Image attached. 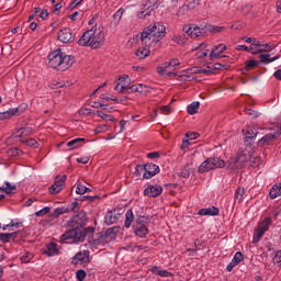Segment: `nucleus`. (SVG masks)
I'll return each instance as SVG.
<instances>
[{
  "label": "nucleus",
  "mask_w": 281,
  "mask_h": 281,
  "mask_svg": "<svg viewBox=\"0 0 281 281\" xmlns=\"http://www.w3.org/2000/svg\"><path fill=\"white\" fill-rule=\"evenodd\" d=\"M87 224V214L80 212L68 221V227L71 229L60 236V243L78 244L85 241V232L82 227Z\"/></svg>",
  "instance_id": "obj_1"
},
{
  "label": "nucleus",
  "mask_w": 281,
  "mask_h": 281,
  "mask_svg": "<svg viewBox=\"0 0 281 281\" xmlns=\"http://www.w3.org/2000/svg\"><path fill=\"white\" fill-rule=\"evenodd\" d=\"M166 36V26L161 22H155L153 25L147 26L140 34L143 47H148L153 52L158 49L159 41Z\"/></svg>",
  "instance_id": "obj_2"
},
{
  "label": "nucleus",
  "mask_w": 281,
  "mask_h": 281,
  "mask_svg": "<svg viewBox=\"0 0 281 281\" xmlns=\"http://www.w3.org/2000/svg\"><path fill=\"white\" fill-rule=\"evenodd\" d=\"M80 47H91V49H98L104 45V29L102 26L94 25L91 30L86 31L78 41Z\"/></svg>",
  "instance_id": "obj_3"
},
{
  "label": "nucleus",
  "mask_w": 281,
  "mask_h": 281,
  "mask_svg": "<svg viewBox=\"0 0 281 281\" xmlns=\"http://www.w3.org/2000/svg\"><path fill=\"white\" fill-rule=\"evenodd\" d=\"M76 60L70 55H64L63 50L57 49L48 55V67L58 69V71H67Z\"/></svg>",
  "instance_id": "obj_4"
},
{
  "label": "nucleus",
  "mask_w": 281,
  "mask_h": 281,
  "mask_svg": "<svg viewBox=\"0 0 281 281\" xmlns=\"http://www.w3.org/2000/svg\"><path fill=\"white\" fill-rule=\"evenodd\" d=\"M247 161H250V164H257V166H260V157L255 158L249 156V154L240 153L228 160L227 168L229 170H240L241 168H245Z\"/></svg>",
  "instance_id": "obj_5"
},
{
  "label": "nucleus",
  "mask_w": 281,
  "mask_h": 281,
  "mask_svg": "<svg viewBox=\"0 0 281 281\" xmlns=\"http://www.w3.org/2000/svg\"><path fill=\"white\" fill-rule=\"evenodd\" d=\"M216 168H225V160L221 158H209L200 165L198 172L203 175V172H210V170H216Z\"/></svg>",
  "instance_id": "obj_6"
},
{
  "label": "nucleus",
  "mask_w": 281,
  "mask_h": 281,
  "mask_svg": "<svg viewBox=\"0 0 281 281\" xmlns=\"http://www.w3.org/2000/svg\"><path fill=\"white\" fill-rule=\"evenodd\" d=\"M269 225H271V218L266 217L262 222L259 223L257 229L255 231L252 244L256 245L260 243V238L265 236V232H269Z\"/></svg>",
  "instance_id": "obj_7"
},
{
  "label": "nucleus",
  "mask_w": 281,
  "mask_h": 281,
  "mask_svg": "<svg viewBox=\"0 0 281 281\" xmlns=\"http://www.w3.org/2000/svg\"><path fill=\"white\" fill-rule=\"evenodd\" d=\"M146 216H139L134 224V232L139 238H144L148 234V227H146Z\"/></svg>",
  "instance_id": "obj_8"
},
{
  "label": "nucleus",
  "mask_w": 281,
  "mask_h": 281,
  "mask_svg": "<svg viewBox=\"0 0 281 281\" xmlns=\"http://www.w3.org/2000/svg\"><path fill=\"white\" fill-rule=\"evenodd\" d=\"M66 181L67 176H56L54 184L48 188L49 194H58L65 188Z\"/></svg>",
  "instance_id": "obj_9"
},
{
  "label": "nucleus",
  "mask_w": 281,
  "mask_h": 281,
  "mask_svg": "<svg viewBox=\"0 0 281 281\" xmlns=\"http://www.w3.org/2000/svg\"><path fill=\"white\" fill-rule=\"evenodd\" d=\"M280 135L281 133L278 132L266 134L261 139L258 140L257 144L260 147L271 146Z\"/></svg>",
  "instance_id": "obj_10"
},
{
  "label": "nucleus",
  "mask_w": 281,
  "mask_h": 281,
  "mask_svg": "<svg viewBox=\"0 0 281 281\" xmlns=\"http://www.w3.org/2000/svg\"><path fill=\"white\" fill-rule=\"evenodd\" d=\"M183 32L190 36V38H199V36H203V29L196 25H184Z\"/></svg>",
  "instance_id": "obj_11"
},
{
  "label": "nucleus",
  "mask_w": 281,
  "mask_h": 281,
  "mask_svg": "<svg viewBox=\"0 0 281 281\" xmlns=\"http://www.w3.org/2000/svg\"><path fill=\"white\" fill-rule=\"evenodd\" d=\"M157 7L153 5L150 2H146L142 5L140 11L137 12L138 19H146L147 16H150L153 12H155Z\"/></svg>",
  "instance_id": "obj_12"
},
{
  "label": "nucleus",
  "mask_w": 281,
  "mask_h": 281,
  "mask_svg": "<svg viewBox=\"0 0 281 281\" xmlns=\"http://www.w3.org/2000/svg\"><path fill=\"white\" fill-rule=\"evenodd\" d=\"M144 173L143 177L144 179H153L155 175H159V166L155 164H146L144 165Z\"/></svg>",
  "instance_id": "obj_13"
},
{
  "label": "nucleus",
  "mask_w": 281,
  "mask_h": 281,
  "mask_svg": "<svg viewBox=\"0 0 281 281\" xmlns=\"http://www.w3.org/2000/svg\"><path fill=\"white\" fill-rule=\"evenodd\" d=\"M161 192H164V188L159 184L156 186H148L145 191L144 194L145 196H159V194H161Z\"/></svg>",
  "instance_id": "obj_14"
},
{
  "label": "nucleus",
  "mask_w": 281,
  "mask_h": 281,
  "mask_svg": "<svg viewBox=\"0 0 281 281\" xmlns=\"http://www.w3.org/2000/svg\"><path fill=\"white\" fill-rule=\"evenodd\" d=\"M58 41L60 43H74V36L70 29H63L58 33Z\"/></svg>",
  "instance_id": "obj_15"
},
{
  "label": "nucleus",
  "mask_w": 281,
  "mask_h": 281,
  "mask_svg": "<svg viewBox=\"0 0 281 281\" xmlns=\"http://www.w3.org/2000/svg\"><path fill=\"white\" fill-rule=\"evenodd\" d=\"M78 262H81V265H87L89 262V250L79 251L72 258V265H78Z\"/></svg>",
  "instance_id": "obj_16"
},
{
  "label": "nucleus",
  "mask_w": 281,
  "mask_h": 281,
  "mask_svg": "<svg viewBox=\"0 0 281 281\" xmlns=\"http://www.w3.org/2000/svg\"><path fill=\"white\" fill-rule=\"evenodd\" d=\"M225 49H227V46L225 44H218L217 46H214L210 54L211 60L221 58V54H223V52H225Z\"/></svg>",
  "instance_id": "obj_17"
},
{
  "label": "nucleus",
  "mask_w": 281,
  "mask_h": 281,
  "mask_svg": "<svg viewBox=\"0 0 281 281\" xmlns=\"http://www.w3.org/2000/svg\"><path fill=\"white\" fill-rule=\"evenodd\" d=\"M33 134H34V130H32V127H21L13 134V136L24 139V137H30V135H33Z\"/></svg>",
  "instance_id": "obj_18"
},
{
  "label": "nucleus",
  "mask_w": 281,
  "mask_h": 281,
  "mask_svg": "<svg viewBox=\"0 0 281 281\" xmlns=\"http://www.w3.org/2000/svg\"><path fill=\"white\" fill-rule=\"evenodd\" d=\"M255 137H258V128L254 126L248 127L245 133V142H254Z\"/></svg>",
  "instance_id": "obj_19"
},
{
  "label": "nucleus",
  "mask_w": 281,
  "mask_h": 281,
  "mask_svg": "<svg viewBox=\"0 0 281 281\" xmlns=\"http://www.w3.org/2000/svg\"><path fill=\"white\" fill-rule=\"evenodd\" d=\"M200 216H218V207L202 209L199 211Z\"/></svg>",
  "instance_id": "obj_20"
},
{
  "label": "nucleus",
  "mask_w": 281,
  "mask_h": 281,
  "mask_svg": "<svg viewBox=\"0 0 281 281\" xmlns=\"http://www.w3.org/2000/svg\"><path fill=\"white\" fill-rule=\"evenodd\" d=\"M124 14V9H119L114 15L113 20L111 21V26L112 27H117L120 25V22L122 21V16Z\"/></svg>",
  "instance_id": "obj_21"
},
{
  "label": "nucleus",
  "mask_w": 281,
  "mask_h": 281,
  "mask_svg": "<svg viewBox=\"0 0 281 281\" xmlns=\"http://www.w3.org/2000/svg\"><path fill=\"white\" fill-rule=\"evenodd\" d=\"M19 113V109H10L5 112H0V121L10 120V117H14Z\"/></svg>",
  "instance_id": "obj_22"
},
{
  "label": "nucleus",
  "mask_w": 281,
  "mask_h": 281,
  "mask_svg": "<svg viewBox=\"0 0 281 281\" xmlns=\"http://www.w3.org/2000/svg\"><path fill=\"white\" fill-rule=\"evenodd\" d=\"M105 223L106 225H113V223H117V214H115V211H109L105 214Z\"/></svg>",
  "instance_id": "obj_23"
},
{
  "label": "nucleus",
  "mask_w": 281,
  "mask_h": 281,
  "mask_svg": "<svg viewBox=\"0 0 281 281\" xmlns=\"http://www.w3.org/2000/svg\"><path fill=\"white\" fill-rule=\"evenodd\" d=\"M119 83L121 85L120 93H122V91H124L125 89H128L131 85V78H128V76H123L119 78Z\"/></svg>",
  "instance_id": "obj_24"
},
{
  "label": "nucleus",
  "mask_w": 281,
  "mask_h": 281,
  "mask_svg": "<svg viewBox=\"0 0 281 281\" xmlns=\"http://www.w3.org/2000/svg\"><path fill=\"white\" fill-rule=\"evenodd\" d=\"M151 272L155 276H160V278H170V276H172V273L168 272L167 270H160L157 266L151 268Z\"/></svg>",
  "instance_id": "obj_25"
},
{
  "label": "nucleus",
  "mask_w": 281,
  "mask_h": 281,
  "mask_svg": "<svg viewBox=\"0 0 281 281\" xmlns=\"http://www.w3.org/2000/svg\"><path fill=\"white\" fill-rule=\"evenodd\" d=\"M172 43L176 45H186L188 43V37L186 35L176 34L171 37Z\"/></svg>",
  "instance_id": "obj_26"
},
{
  "label": "nucleus",
  "mask_w": 281,
  "mask_h": 281,
  "mask_svg": "<svg viewBox=\"0 0 281 281\" xmlns=\"http://www.w3.org/2000/svg\"><path fill=\"white\" fill-rule=\"evenodd\" d=\"M130 89L132 93H146V91H148V86L138 83V85L132 86Z\"/></svg>",
  "instance_id": "obj_27"
},
{
  "label": "nucleus",
  "mask_w": 281,
  "mask_h": 281,
  "mask_svg": "<svg viewBox=\"0 0 281 281\" xmlns=\"http://www.w3.org/2000/svg\"><path fill=\"white\" fill-rule=\"evenodd\" d=\"M150 49H153V48H149V47L144 46L143 49L136 50V56H137V58H139V59L142 60V59H144V58L150 56Z\"/></svg>",
  "instance_id": "obj_28"
},
{
  "label": "nucleus",
  "mask_w": 281,
  "mask_h": 281,
  "mask_svg": "<svg viewBox=\"0 0 281 281\" xmlns=\"http://www.w3.org/2000/svg\"><path fill=\"white\" fill-rule=\"evenodd\" d=\"M280 56H277L271 59V55L269 54H261L259 55L260 63H265L266 65H269V63H276Z\"/></svg>",
  "instance_id": "obj_29"
},
{
  "label": "nucleus",
  "mask_w": 281,
  "mask_h": 281,
  "mask_svg": "<svg viewBox=\"0 0 281 281\" xmlns=\"http://www.w3.org/2000/svg\"><path fill=\"white\" fill-rule=\"evenodd\" d=\"M200 106H201V103H199L196 101L191 103L190 105H188L187 111H188L189 115H194V114L199 113Z\"/></svg>",
  "instance_id": "obj_30"
},
{
  "label": "nucleus",
  "mask_w": 281,
  "mask_h": 281,
  "mask_svg": "<svg viewBox=\"0 0 281 281\" xmlns=\"http://www.w3.org/2000/svg\"><path fill=\"white\" fill-rule=\"evenodd\" d=\"M44 254H46V256H56V255H58V248L56 247V244L50 243L47 246V249L44 251Z\"/></svg>",
  "instance_id": "obj_31"
},
{
  "label": "nucleus",
  "mask_w": 281,
  "mask_h": 281,
  "mask_svg": "<svg viewBox=\"0 0 281 281\" xmlns=\"http://www.w3.org/2000/svg\"><path fill=\"white\" fill-rule=\"evenodd\" d=\"M201 5V0H191L188 4L182 7V10H196Z\"/></svg>",
  "instance_id": "obj_32"
},
{
  "label": "nucleus",
  "mask_w": 281,
  "mask_h": 281,
  "mask_svg": "<svg viewBox=\"0 0 281 281\" xmlns=\"http://www.w3.org/2000/svg\"><path fill=\"white\" fill-rule=\"evenodd\" d=\"M270 196L272 199H278V196H281V184H274L270 190Z\"/></svg>",
  "instance_id": "obj_33"
},
{
  "label": "nucleus",
  "mask_w": 281,
  "mask_h": 281,
  "mask_svg": "<svg viewBox=\"0 0 281 281\" xmlns=\"http://www.w3.org/2000/svg\"><path fill=\"white\" fill-rule=\"evenodd\" d=\"M134 215H133V211L127 210L126 214H125V227L128 229V227H131V225L133 224L134 221Z\"/></svg>",
  "instance_id": "obj_34"
},
{
  "label": "nucleus",
  "mask_w": 281,
  "mask_h": 281,
  "mask_svg": "<svg viewBox=\"0 0 281 281\" xmlns=\"http://www.w3.org/2000/svg\"><path fill=\"white\" fill-rule=\"evenodd\" d=\"M98 117H101V120H104L105 122H114L115 117L113 115L105 114L102 111H97Z\"/></svg>",
  "instance_id": "obj_35"
},
{
  "label": "nucleus",
  "mask_w": 281,
  "mask_h": 281,
  "mask_svg": "<svg viewBox=\"0 0 281 281\" xmlns=\"http://www.w3.org/2000/svg\"><path fill=\"white\" fill-rule=\"evenodd\" d=\"M192 172V169L190 168V165H186L181 170H180V177H183V179H188Z\"/></svg>",
  "instance_id": "obj_36"
},
{
  "label": "nucleus",
  "mask_w": 281,
  "mask_h": 281,
  "mask_svg": "<svg viewBox=\"0 0 281 281\" xmlns=\"http://www.w3.org/2000/svg\"><path fill=\"white\" fill-rule=\"evenodd\" d=\"M87 192H91V189L82 186V183L77 184V189H76L77 194H87Z\"/></svg>",
  "instance_id": "obj_37"
},
{
  "label": "nucleus",
  "mask_w": 281,
  "mask_h": 281,
  "mask_svg": "<svg viewBox=\"0 0 281 281\" xmlns=\"http://www.w3.org/2000/svg\"><path fill=\"white\" fill-rule=\"evenodd\" d=\"M69 212V210H67V207H57L55 209L53 216L54 218H58V216L63 215V214H67Z\"/></svg>",
  "instance_id": "obj_38"
},
{
  "label": "nucleus",
  "mask_w": 281,
  "mask_h": 281,
  "mask_svg": "<svg viewBox=\"0 0 281 281\" xmlns=\"http://www.w3.org/2000/svg\"><path fill=\"white\" fill-rule=\"evenodd\" d=\"M258 66V60L250 59L246 63L244 71H249V69H254V67Z\"/></svg>",
  "instance_id": "obj_39"
},
{
  "label": "nucleus",
  "mask_w": 281,
  "mask_h": 281,
  "mask_svg": "<svg viewBox=\"0 0 281 281\" xmlns=\"http://www.w3.org/2000/svg\"><path fill=\"white\" fill-rule=\"evenodd\" d=\"M9 155H11V157H21V155H23V150L12 147L9 149Z\"/></svg>",
  "instance_id": "obj_40"
},
{
  "label": "nucleus",
  "mask_w": 281,
  "mask_h": 281,
  "mask_svg": "<svg viewBox=\"0 0 281 281\" xmlns=\"http://www.w3.org/2000/svg\"><path fill=\"white\" fill-rule=\"evenodd\" d=\"M80 142H85V138H75L70 142H68L67 146H68V148H71V147L78 148V144H80Z\"/></svg>",
  "instance_id": "obj_41"
},
{
  "label": "nucleus",
  "mask_w": 281,
  "mask_h": 281,
  "mask_svg": "<svg viewBox=\"0 0 281 281\" xmlns=\"http://www.w3.org/2000/svg\"><path fill=\"white\" fill-rule=\"evenodd\" d=\"M117 232H119L117 227L108 228L105 232V236H106V238H113V236H115V234H117Z\"/></svg>",
  "instance_id": "obj_42"
},
{
  "label": "nucleus",
  "mask_w": 281,
  "mask_h": 281,
  "mask_svg": "<svg viewBox=\"0 0 281 281\" xmlns=\"http://www.w3.org/2000/svg\"><path fill=\"white\" fill-rule=\"evenodd\" d=\"M243 196H245V188H238L235 192V198L243 201Z\"/></svg>",
  "instance_id": "obj_43"
},
{
  "label": "nucleus",
  "mask_w": 281,
  "mask_h": 281,
  "mask_svg": "<svg viewBox=\"0 0 281 281\" xmlns=\"http://www.w3.org/2000/svg\"><path fill=\"white\" fill-rule=\"evenodd\" d=\"M142 172H146V171L144 170V165H137V166L135 167V171H134L135 177H140V176H142Z\"/></svg>",
  "instance_id": "obj_44"
},
{
  "label": "nucleus",
  "mask_w": 281,
  "mask_h": 281,
  "mask_svg": "<svg viewBox=\"0 0 281 281\" xmlns=\"http://www.w3.org/2000/svg\"><path fill=\"white\" fill-rule=\"evenodd\" d=\"M76 277L77 280L85 281V278H87V272H85V270H77Z\"/></svg>",
  "instance_id": "obj_45"
},
{
  "label": "nucleus",
  "mask_w": 281,
  "mask_h": 281,
  "mask_svg": "<svg viewBox=\"0 0 281 281\" xmlns=\"http://www.w3.org/2000/svg\"><path fill=\"white\" fill-rule=\"evenodd\" d=\"M243 252L238 251L235 254L234 258H233V262L239 265V262H243Z\"/></svg>",
  "instance_id": "obj_46"
},
{
  "label": "nucleus",
  "mask_w": 281,
  "mask_h": 281,
  "mask_svg": "<svg viewBox=\"0 0 281 281\" xmlns=\"http://www.w3.org/2000/svg\"><path fill=\"white\" fill-rule=\"evenodd\" d=\"M273 263L281 267V250L277 251L276 256L273 257Z\"/></svg>",
  "instance_id": "obj_47"
},
{
  "label": "nucleus",
  "mask_w": 281,
  "mask_h": 281,
  "mask_svg": "<svg viewBox=\"0 0 281 281\" xmlns=\"http://www.w3.org/2000/svg\"><path fill=\"white\" fill-rule=\"evenodd\" d=\"M20 142L22 144H26L27 146H36V140L34 138H30V139L22 138L20 139Z\"/></svg>",
  "instance_id": "obj_48"
},
{
  "label": "nucleus",
  "mask_w": 281,
  "mask_h": 281,
  "mask_svg": "<svg viewBox=\"0 0 281 281\" xmlns=\"http://www.w3.org/2000/svg\"><path fill=\"white\" fill-rule=\"evenodd\" d=\"M210 32H212L213 34H218L221 32H225V26H212L210 29Z\"/></svg>",
  "instance_id": "obj_49"
},
{
  "label": "nucleus",
  "mask_w": 281,
  "mask_h": 281,
  "mask_svg": "<svg viewBox=\"0 0 281 281\" xmlns=\"http://www.w3.org/2000/svg\"><path fill=\"white\" fill-rule=\"evenodd\" d=\"M10 236V233H0V240H2V243H10V240H12Z\"/></svg>",
  "instance_id": "obj_50"
},
{
  "label": "nucleus",
  "mask_w": 281,
  "mask_h": 281,
  "mask_svg": "<svg viewBox=\"0 0 281 281\" xmlns=\"http://www.w3.org/2000/svg\"><path fill=\"white\" fill-rule=\"evenodd\" d=\"M45 214H49V207L48 206H45L41 211H37L35 213V216H45Z\"/></svg>",
  "instance_id": "obj_51"
},
{
  "label": "nucleus",
  "mask_w": 281,
  "mask_h": 281,
  "mask_svg": "<svg viewBox=\"0 0 281 281\" xmlns=\"http://www.w3.org/2000/svg\"><path fill=\"white\" fill-rule=\"evenodd\" d=\"M109 131V127L106 125H99L95 130L94 133H106Z\"/></svg>",
  "instance_id": "obj_52"
},
{
  "label": "nucleus",
  "mask_w": 281,
  "mask_h": 281,
  "mask_svg": "<svg viewBox=\"0 0 281 281\" xmlns=\"http://www.w3.org/2000/svg\"><path fill=\"white\" fill-rule=\"evenodd\" d=\"M184 74H201V68L199 67H193L184 70Z\"/></svg>",
  "instance_id": "obj_53"
},
{
  "label": "nucleus",
  "mask_w": 281,
  "mask_h": 281,
  "mask_svg": "<svg viewBox=\"0 0 281 281\" xmlns=\"http://www.w3.org/2000/svg\"><path fill=\"white\" fill-rule=\"evenodd\" d=\"M186 137L188 139H196L199 137V133H194V132H191V133H187L186 134Z\"/></svg>",
  "instance_id": "obj_54"
},
{
  "label": "nucleus",
  "mask_w": 281,
  "mask_h": 281,
  "mask_svg": "<svg viewBox=\"0 0 281 281\" xmlns=\"http://www.w3.org/2000/svg\"><path fill=\"white\" fill-rule=\"evenodd\" d=\"M89 159H90L89 156L77 158V162L78 164H89Z\"/></svg>",
  "instance_id": "obj_55"
},
{
  "label": "nucleus",
  "mask_w": 281,
  "mask_h": 281,
  "mask_svg": "<svg viewBox=\"0 0 281 281\" xmlns=\"http://www.w3.org/2000/svg\"><path fill=\"white\" fill-rule=\"evenodd\" d=\"M246 113L247 115H250V117H258V112L251 109L246 110Z\"/></svg>",
  "instance_id": "obj_56"
},
{
  "label": "nucleus",
  "mask_w": 281,
  "mask_h": 281,
  "mask_svg": "<svg viewBox=\"0 0 281 281\" xmlns=\"http://www.w3.org/2000/svg\"><path fill=\"white\" fill-rule=\"evenodd\" d=\"M189 146H190V140L189 139H183L182 140V145H181V150H186V148H189Z\"/></svg>",
  "instance_id": "obj_57"
},
{
  "label": "nucleus",
  "mask_w": 281,
  "mask_h": 281,
  "mask_svg": "<svg viewBox=\"0 0 281 281\" xmlns=\"http://www.w3.org/2000/svg\"><path fill=\"white\" fill-rule=\"evenodd\" d=\"M47 16H49V12H47V10H43L40 14V19H42V21L47 20Z\"/></svg>",
  "instance_id": "obj_58"
},
{
  "label": "nucleus",
  "mask_w": 281,
  "mask_h": 281,
  "mask_svg": "<svg viewBox=\"0 0 281 281\" xmlns=\"http://www.w3.org/2000/svg\"><path fill=\"white\" fill-rule=\"evenodd\" d=\"M147 157L149 159H159V153H157V151L149 153V154H147Z\"/></svg>",
  "instance_id": "obj_59"
},
{
  "label": "nucleus",
  "mask_w": 281,
  "mask_h": 281,
  "mask_svg": "<svg viewBox=\"0 0 281 281\" xmlns=\"http://www.w3.org/2000/svg\"><path fill=\"white\" fill-rule=\"evenodd\" d=\"M32 260V255L27 254L21 257L22 262H30Z\"/></svg>",
  "instance_id": "obj_60"
},
{
  "label": "nucleus",
  "mask_w": 281,
  "mask_h": 281,
  "mask_svg": "<svg viewBox=\"0 0 281 281\" xmlns=\"http://www.w3.org/2000/svg\"><path fill=\"white\" fill-rule=\"evenodd\" d=\"M169 65H170L171 67H179V65H181V63L179 61V59H171V60L169 61Z\"/></svg>",
  "instance_id": "obj_61"
},
{
  "label": "nucleus",
  "mask_w": 281,
  "mask_h": 281,
  "mask_svg": "<svg viewBox=\"0 0 281 281\" xmlns=\"http://www.w3.org/2000/svg\"><path fill=\"white\" fill-rule=\"evenodd\" d=\"M236 49H238L239 52H249V47H247L246 45H237Z\"/></svg>",
  "instance_id": "obj_62"
},
{
  "label": "nucleus",
  "mask_w": 281,
  "mask_h": 281,
  "mask_svg": "<svg viewBox=\"0 0 281 281\" xmlns=\"http://www.w3.org/2000/svg\"><path fill=\"white\" fill-rule=\"evenodd\" d=\"M76 207H78V202H72L70 204V206L66 207L68 210V212H74V210H76Z\"/></svg>",
  "instance_id": "obj_63"
},
{
  "label": "nucleus",
  "mask_w": 281,
  "mask_h": 281,
  "mask_svg": "<svg viewBox=\"0 0 281 281\" xmlns=\"http://www.w3.org/2000/svg\"><path fill=\"white\" fill-rule=\"evenodd\" d=\"M273 76H274V78H276L277 80H281V69L276 70L274 74H273Z\"/></svg>",
  "instance_id": "obj_64"
}]
</instances>
